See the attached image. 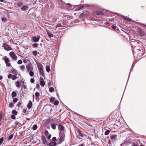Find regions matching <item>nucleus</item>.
<instances>
[{"mask_svg":"<svg viewBox=\"0 0 146 146\" xmlns=\"http://www.w3.org/2000/svg\"><path fill=\"white\" fill-rule=\"evenodd\" d=\"M40 38V36H38L37 37L36 36H34L33 37L32 41L35 42H36L39 41Z\"/></svg>","mask_w":146,"mask_h":146,"instance_id":"8","label":"nucleus"},{"mask_svg":"<svg viewBox=\"0 0 146 146\" xmlns=\"http://www.w3.org/2000/svg\"><path fill=\"white\" fill-rule=\"evenodd\" d=\"M41 138L42 141L43 143L44 144H47V142L46 141L45 137L44 136H42Z\"/></svg>","mask_w":146,"mask_h":146,"instance_id":"13","label":"nucleus"},{"mask_svg":"<svg viewBox=\"0 0 146 146\" xmlns=\"http://www.w3.org/2000/svg\"><path fill=\"white\" fill-rule=\"evenodd\" d=\"M48 35L50 37H53V35L52 33H47Z\"/></svg>","mask_w":146,"mask_h":146,"instance_id":"40","label":"nucleus"},{"mask_svg":"<svg viewBox=\"0 0 146 146\" xmlns=\"http://www.w3.org/2000/svg\"><path fill=\"white\" fill-rule=\"evenodd\" d=\"M78 137L80 139H82L83 137L86 136V135L82 133L80 130H79L76 133Z\"/></svg>","mask_w":146,"mask_h":146,"instance_id":"3","label":"nucleus"},{"mask_svg":"<svg viewBox=\"0 0 146 146\" xmlns=\"http://www.w3.org/2000/svg\"><path fill=\"white\" fill-rule=\"evenodd\" d=\"M11 118L13 119H15L16 117L14 115H11Z\"/></svg>","mask_w":146,"mask_h":146,"instance_id":"45","label":"nucleus"},{"mask_svg":"<svg viewBox=\"0 0 146 146\" xmlns=\"http://www.w3.org/2000/svg\"><path fill=\"white\" fill-rule=\"evenodd\" d=\"M23 61V62L25 63H26L27 62V61L26 59H24Z\"/></svg>","mask_w":146,"mask_h":146,"instance_id":"61","label":"nucleus"},{"mask_svg":"<svg viewBox=\"0 0 146 146\" xmlns=\"http://www.w3.org/2000/svg\"><path fill=\"white\" fill-rule=\"evenodd\" d=\"M2 119V114L1 113H0V121H1Z\"/></svg>","mask_w":146,"mask_h":146,"instance_id":"56","label":"nucleus"},{"mask_svg":"<svg viewBox=\"0 0 146 146\" xmlns=\"http://www.w3.org/2000/svg\"><path fill=\"white\" fill-rule=\"evenodd\" d=\"M136 40H135L134 39H131V43H130L131 45H132L133 44V43L135 42V41Z\"/></svg>","mask_w":146,"mask_h":146,"instance_id":"32","label":"nucleus"},{"mask_svg":"<svg viewBox=\"0 0 146 146\" xmlns=\"http://www.w3.org/2000/svg\"><path fill=\"white\" fill-rule=\"evenodd\" d=\"M58 129L60 131H63L64 130V127L60 123L58 124Z\"/></svg>","mask_w":146,"mask_h":146,"instance_id":"15","label":"nucleus"},{"mask_svg":"<svg viewBox=\"0 0 146 146\" xmlns=\"http://www.w3.org/2000/svg\"><path fill=\"white\" fill-rule=\"evenodd\" d=\"M84 16V14L83 13H82L80 15V17H83Z\"/></svg>","mask_w":146,"mask_h":146,"instance_id":"59","label":"nucleus"},{"mask_svg":"<svg viewBox=\"0 0 146 146\" xmlns=\"http://www.w3.org/2000/svg\"><path fill=\"white\" fill-rule=\"evenodd\" d=\"M38 53H39L37 51L35 50L33 52V54L35 56H36L38 54Z\"/></svg>","mask_w":146,"mask_h":146,"instance_id":"25","label":"nucleus"},{"mask_svg":"<svg viewBox=\"0 0 146 146\" xmlns=\"http://www.w3.org/2000/svg\"><path fill=\"white\" fill-rule=\"evenodd\" d=\"M44 133L46 135H48L49 134V133L47 130H45V131Z\"/></svg>","mask_w":146,"mask_h":146,"instance_id":"54","label":"nucleus"},{"mask_svg":"<svg viewBox=\"0 0 146 146\" xmlns=\"http://www.w3.org/2000/svg\"><path fill=\"white\" fill-rule=\"evenodd\" d=\"M138 50L139 51V52H138L139 54L141 56H143V51H142L141 52V50H140V49H139Z\"/></svg>","mask_w":146,"mask_h":146,"instance_id":"34","label":"nucleus"},{"mask_svg":"<svg viewBox=\"0 0 146 146\" xmlns=\"http://www.w3.org/2000/svg\"><path fill=\"white\" fill-rule=\"evenodd\" d=\"M39 87H40V86H39V85L38 84H37L36 85V88H39Z\"/></svg>","mask_w":146,"mask_h":146,"instance_id":"62","label":"nucleus"},{"mask_svg":"<svg viewBox=\"0 0 146 146\" xmlns=\"http://www.w3.org/2000/svg\"><path fill=\"white\" fill-rule=\"evenodd\" d=\"M13 136V134H11L8 137L9 140H11Z\"/></svg>","mask_w":146,"mask_h":146,"instance_id":"42","label":"nucleus"},{"mask_svg":"<svg viewBox=\"0 0 146 146\" xmlns=\"http://www.w3.org/2000/svg\"><path fill=\"white\" fill-rule=\"evenodd\" d=\"M23 88H24L25 89L27 87L25 85L23 84Z\"/></svg>","mask_w":146,"mask_h":146,"instance_id":"57","label":"nucleus"},{"mask_svg":"<svg viewBox=\"0 0 146 146\" xmlns=\"http://www.w3.org/2000/svg\"><path fill=\"white\" fill-rule=\"evenodd\" d=\"M3 46L4 47V48L7 51H9L12 50V48L10 46L6 43H4Z\"/></svg>","mask_w":146,"mask_h":146,"instance_id":"7","label":"nucleus"},{"mask_svg":"<svg viewBox=\"0 0 146 146\" xmlns=\"http://www.w3.org/2000/svg\"><path fill=\"white\" fill-rule=\"evenodd\" d=\"M56 145V142L51 141L49 144V145L50 146H55Z\"/></svg>","mask_w":146,"mask_h":146,"instance_id":"18","label":"nucleus"},{"mask_svg":"<svg viewBox=\"0 0 146 146\" xmlns=\"http://www.w3.org/2000/svg\"><path fill=\"white\" fill-rule=\"evenodd\" d=\"M15 125L17 126L18 125H21V123L20 122H18L17 121H15Z\"/></svg>","mask_w":146,"mask_h":146,"instance_id":"35","label":"nucleus"},{"mask_svg":"<svg viewBox=\"0 0 146 146\" xmlns=\"http://www.w3.org/2000/svg\"><path fill=\"white\" fill-rule=\"evenodd\" d=\"M83 8V6H80L79 7L78 10L82 9Z\"/></svg>","mask_w":146,"mask_h":146,"instance_id":"64","label":"nucleus"},{"mask_svg":"<svg viewBox=\"0 0 146 146\" xmlns=\"http://www.w3.org/2000/svg\"><path fill=\"white\" fill-rule=\"evenodd\" d=\"M52 140L54 141H56V138L55 137H54L52 138Z\"/></svg>","mask_w":146,"mask_h":146,"instance_id":"53","label":"nucleus"},{"mask_svg":"<svg viewBox=\"0 0 146 146\" xmlns=\"http://www.w3.org/2000/svg\"><path fill=\"white\" fill-rule=\"evenodd\" d=\"M3 59H4V61L7 66L8 67L11 66V64L9 63L10 61L8 58L6 56H5L4 58H3Z\"/></svg>","mask_w":146,"mask_h":146,"instance_id":"5","label":"nucleus"},{"mask_svg":"<svg viewBox=\"0 0 146 146\" xmlns=\"http://www.w3.org/2000/svg\"><path fill=\"white\" fill-rule=\"evenodd\" d=\"M32 105L33 104L32 102L31 101H30L27 106V107L28 109H30L31 108Z\"/></svg>","mask_w":146,"mask_h":146,"instance_id":"17","label":"nucleus"},{"mask_svg":"<svg viewBox=\"0 0 146 146\" xmlns=\"http://www.w3.org/2000/svg\"><path fill=\"white\" fill-rule=\"evenodd\" d=\"M22 103L21 102H19L18 103V104L17 105V106L19 107L21 105Z\"/></svg>","mask_w":146,"mask_h":146,"instance_id":"52","label":"nucleus"},{"mask_svg":"<svg viewBox=\"0 0 146 146\" xmlns=\"http://www.w3.org/2000/svg\"><path fill=\"white\" fill-rule=\"evenodd\" d=\"M18 64H21L22 63V61L21 60H19L18 61Z\"/></svg>","mask_w":146,"mask_h":146,"instance_id":"49","label":"nucleus"},{"mask_svg":"<svg viewBox=\"0 0 146 146\" xmlns=\"http://www.w3.org/2000/svg\"><path fill=\"white\" fill-rule=\"evenodd\" d=\"M51 119L50 118L48 119L46 121V122L48 123V124L50 122Z\"/></svg>","mask_w":146,"mask_h":146,"instance_id":"50","label":"nucleus"},{"mask_svg":"<svg viewBox=\"0 0 146 146\" xmlns=\"http://www.w3.org/2000/svg\"><path fill=\"white\" fill-rule=\"evenodd\" d=\"M123 17L124 18L125 20L129 22L131 20V19H129V18H127L125 17L124 16H123Z\"/></svg>","mask_w":146,"mask_h":146,"instance_id":"28","label":"nucleus"},{"mask_svg":"<svg viewBox=\"0 0 146 146\" xmlns=\"http://www.w3.org/2000/svg\"><path fill=\"white\" fill-rule=\"evenodd\" d=\"M55 100V98L54 97H52L50 98V102H54Z\"/></svg>","mask_w":146,"mask_h":146,"instance_id":"39","label":"nucleus"},{"mask_svg":"<svg viewBox=\"0 0 146 146\" xmlns=\"http://www.w3.org/2000/svg\"><path fill=\"white\" fill-rule=\"evenodd\" d=\"M23 111L24 113H25L27 112V110L25 109H24L23 110Z\"/></svg>","mask_w":146,"mask_h":146,"instance_id":"63","label":"nucleus"},{"mask_svg":"<svg viewBox=\"0 0 146 146\" xmlns=\"http://www.w3.org/2000/svg\"><path fill=\"white\" fill-rule=\"evenodd\" d=\"M117 135H113L110 136V139L113 141L117 138Z\"/></svg>","mask_w":146,"mask_h":146,"instance_id":"16","label":"nucleus"},{"mask_svg":"<svg viewBox=\"0 0 146 146\" xmlns=\"http://www.w3.org/2000/svg\"><path fill=\"white\" fill-rule=\"evenodd\" d=\"M15 85L18 88H19L20 86H21V84L20 82L18 81L16 82Z\"/></svg>","mask_w":146,"mask_h":146,"instance_id":"19","label":"nucleus"},{"mask_svg":"<svg viewBox=\"0 0 146 146\" xmlns=\"http://www.w3.org/2000/svg\"><path fill=\"white\" fill-rule=\"evenodd\" d=\"M68 25L66 23V21L63 20L57 24L56 26V28H57L58 27H66Z\"/></svg>","mask_w":146,"mask_h":146,"instance_id":"2","label":"nucleus"},{"mask_svg":"<svg viewBox=\"0 0 146 146\" xmlns=\"http://www.w3.org/2000/svg\"><path fill=\"white\" fill-rule=\"evenodd\" d=\"M13 106V104L12 102H11V103H10L9 106L10 107H12Z\"/></svg>","mask_w":146,"mask_h":146,"instance_id":"55","label":"nucleus"},{"mask_svg":"<svg viewBox=\"0 0 146 146\" xmlns=\"http://www.w3.org/2000/svg\"><path fill=\"white\" fill-rule=\"evenodd\" d=\"M49 90L50 92H52L54 91V89L53 87H51L49 89Z\"/></svg>","mask_w":146,"mask_h":146,"instance_id":"41","label":"nucleus"},{"mask_svg":"<svg viewBox=\"0 0 146 146\" xmlns=\"http://www.w3.org/2000/svg\"><path fill=\"white\" fill-rule=\"evenodd\" d=\"M28 6L27 5L23 6L21 8V9L23 11H26L28 9Z\"/></svg>","mask_w":146,"mask_h":146,"instance_id":"12","label":"nucleus"},{"mask_svg":"<svg viewBox=\"0 0 146 146\" xmlns=\"http://www.w3.org/2000/svg\"><path fill=\"white\" fill-rule=\"evenodd\" d=\"M51 137V134H49L48 137V139H50Z\"/></svg>","mask_w":146,"mask_h":146,"instance_id":"58","label":"nucleus"},{"mask_svg":"<svg viewBox=\"0 0 146 146\" xmlns=\"http://www.w3.org/2000/svg\"><path fill=\"white\" fill-rule=\"evenodd\" d=\"M116 27L115 26H114V25H113L112 26V28L113 29H115V28H116Z\"/></svg>","mask_w":146,"mask_h":146,"instance_id":"60","label":"nucleus"},{"mask_svg":"<svg viewBox=\"0 0 146 146\" xmlns=\"http://www.w3.org/2000/svg\"><path fill=\"white\" fill-rule=\"evenodd\" d=\"M12 113L13 114V115H17V112L15 110H13L12 111Z\"/></svg>","mask_w":146,"mask_h":146,"instance_id":"33","label":"nucleus"},{"mask_svg":"<svg viewBox=\"0 0 146 146\" xmlns=\"http://www.w3.org/2000/svg\"><path fill=\"white\" fill-rule=\"evenodd\" d=\"M18 100V99L17 98H15L13 99V102L14 103H16Z\"/></svg>","mask_w":146,"mask_h":146,"instance_id":"46","label":"nucleus"},{"mask_svg":"<svg viewBox=\"0 0 146 146\" xmlns=\"http://www.w3.org/2000/svg\"><path fill=\"white\" fill-rule=\"evenodd\" d=\"M133 44H142V43L140 41L136 40L135 42L133 43Z\"/></svg>","mask_w":146,"mask_h":146,"instance_id":"22","label":"nucleus"},{"mask_svg":"<svg viewBox=\"0 0 146 146\" xmlns=\"http://www.w3.org/2000/svg\"><path fill=\"white\" fill-rule=\"evenodd\" d=\"M20 68L21 70L23 71L25 69V67L23 65H22L20 66Z\"/></svg>","mask_w":146,"mask_h":146,"instance_id":"44","label":"nucleus"},{"mask_svg":"<svg viewBox=\"0 0 146 146\" xmlns=\"http://www.w3.org/2000/svg\"><path fill=\"white\" fill-rule=\"evenodd\" d=\"M23 3L22 2H19L17 4V5L19 7H21L22 5H23Z\"/></svg>","mask_w":146,"mask_h":146,"instance_id":"38","label":"nucleus"},{"mask_svg":"<svg viewBox=\"0 0 146 146\" xmlns=\"http://www.w3.org/2000/svg\"><path fill=\"white\" fill-rule=\"evenodd\" d=\"M17 96V94L16 93L15 91H13L12 93L11 96L13 98Z\"/></svg>","mask_w":146,"mask_h":146,"instance_id":"23","label":"nucleus"},{"mask_svg":"<svg viewBox=\"0 0 146 146\" xmlns=\"http://www.w3.org/2000/svg\"><path fill=\"white\" fill-rule=\"evenodd\" d=\"M9 54L11 57L14 60H16L17 59V56L15 54V53L12 52L9 53Z\"/></svg>","mask_w":146,"mask_h":146,"instance_id":"6","label":"nucleus"},{"mask_svg":"<svg viewBox=\"0 0 146 146\" xmlns=\"http://www.w3.org/2000/svg\"><path fill=\"white\" fill-rule=\"evenodd\" d=\"M56 124L55 123H53L51 125V128L55 130L56 129Z\"/></svg>","mask_w":146,"mask_h":146,"instance_id":"21","label":"nucleus"},{"mask_svg":"<svg viewBox=\"0 0 146 146\" xmlns=\"http://www.w3.org/2000/svg\"><path fill=\"white\" fill-rule=\"evenodd\" d=\"M32 46L33 47L35 48H36L38 46V45L36 43H34L32 45Z\"/></svg>","mask_w":146,"mask_h":146,"instance_id":"47","label":"nucleus"},{"mask_svg":"<svg viewBox=\"0 0 146 146\" xmlns=\"http://www.w3.org/2000/svg\"><path fill=\"white\" fill-rule=\"evenodd\" d=\"M39 96H40V94L39 92H36L35 93V96L36 97V100H37L38 99L39 100V98H37V97H38Z\"/></svg>","mask_w":146,"mask_h":146,"instance_id":"24","label":"nucleus"},{"mask_svg":"<svg viewBox=\"0 0 146 146\" xmlns=\"http://www.w3.org/2000/svg\"><path fill=\"white\" fill-rule=\"evenodd\" d=\"M1 20L3 22H6L7 20V19L6 17H2Z\"/></svg>","mask_w":146,"mask_h":146,"instance_id":"31","label":"nucleus"},{"mask_svg":"<svg viewBox=\"0 0 146 146\" xmlns=\"http://www.w3.org/2000/svg\"><path fill=\"white\" fill-rule=\"evenodd\" d=\"M95 14L97 15H102L104 14L103 12L101 11H97L95 12Z\"/></svg>","mask_w":146,"mask_h":146,"instance_id":"14","label":"nucleus"},{"mask_svg":"<svg viewBox=\"0 0 146 146\" xmlns=\"http://www.w3.org/2000/svg\"><path fill=\"white\" fill-rule=\"evenodd\" d=\"M33 70H31L29 72V74L30 76H33L34 75V72L32 71Z\"/></svg>","mask_w":146,"mask_h":146,"instance_id":"26","label":"nucleus"},{"mask_svg":"<svg viewBox=\"0 0 146 146\" xmlns=\"http://www.w3.org/2000/svg\"><path fill=\"white\" fill-rule=\"evenodd\" d=\"M38 72L41 76L45 78V76L44 72L43 67L42 65L40 63L38 62L37 64Z\"/></svg>","mask_w":146,"mask_h":146,"instance_id":"1","label":"nucleus"},{"mask_svg":"<svg viewBox=\"0 0 146 146\" xmlns=\"http://www.w3.org/2000/svg\"><path fill=\"white\" fill-rule=\"evenodd\" d=\"M3 138L1 137L0 139V145H1L3 141Z\"/></svg>","mask_w":146,"mask_h":146,"instance_id":"43","label":"nucleus"},{"mask_svg":"<svg viewBox=\"0 0 146 146\" xmlns=\"http://www.w3.org/2000/svg\"><path fill=\"white\" fill-rule=\"evenodd\" d=\"M12 73L13 74L15 75H17L18 74V72L14 68H13L12 70Z\"/></svg>","mask_w":146,"mask_h":146,"instance_id":"20","label":"nucleus"},{"mask_svg":"<svg viewBox=\"0 0 146 146\" xmlns=\"http://www.w3.org/2000/svg\"><path fill=\"white\" fill-rule=\"evenodd\" d=\"M17 78V76L16 75H12V79L13 80H15Z\"/></svg>","mask_w":146,"mask_h":146,"instance_id":"30","label":"nucleus"},{"mask_svg":"<svg viewBox=\"0 0 146 146\" xmlns=\"http://www.w3.org/2000/svg\"><path fill=\"white\" fill-rule=\"evenodd\" d=\"M59 136H60V137L58 141V144L61 143L64 141V138L65 137V134L64 133H63L61 135V134L59 133Z\"/></svg>","mask_w":146,"mask_h":146,"instance_id":"4","label":"nucleus"},{"mask_svg":"<svg viewBox=\"0 0 146 146\" xmlns=\"http://www.w3.org/2000/svg\"><path fill=\"white\" fill-rule=\"evenodd\" d=\"M12 75H13L11 74H9L8 76V78L10 79L11 78H12Z\"/></svg>","mask_w":146,"mask_h":146,"instance_id":"48","label":"nucleus"},{"mask_svg":"<svg viewBox=\"0 0 146 146\" xmlns=\"http://www.w3.org/2000/svg\"><path fill=\"white\" fill-rule=\"evenodd\" d=\"M58 100H56L54 102L53 104H54V105L56 106L58 104Z\"/></svg>","mask_w":146,"mask_h":146,"instance_id":"37","label":"nucleus"},{"mask_svg":"<svg viewBox=\"0 0 146 146\" xmlns=\"http://www.w3.org/2000/svg\"><path fill=\"white\" fill-rule=\"evenodd\" d=\"M30 81L31 83H33L35 81V80L33 78H31L30 80Z\"/></svg>","mask_w":146,"mask_h":146,"instance_id":"51","label":"nucleus"},{"mask_svg":"<svg viewBox=\"0 0 146 146\" xmlns=\"http://www.w3.org/2000/svg\"><path fill=\"white\" fill-rule=\"evenodd\" d=\"M50 67L49 66H46V70L47 72H49L50 71Z\"/></svg>","mask_w":146,"mask_h":146,"instance_id":"29","label":"nucleus"},{"mask_svg":"<svg viewBox=\"0 0 146 146\" xmlns=\"http://www.w3.org/2000/svg\"><path fill=\"white\" fill-rule=\"evenodd\" d=\"M137 32L139 33V35L141 36H143L144 35V31L140 29H138Z\"/></svg>","mask_w":146,"mask_h":146,"instance_id":"11","label":"nucleus"},{"mask_svg":"<svg viewBox=\"0 0 146 146\" xmlns=\"http://www.w3.org/2000/svg\"><path fill=\"white\" fill-rule=\"evenodd\" d=\"M26 67L27 70L28 71L31 70H33V68L32 64H28L26 66Z\"/></svg>","mask_w":146,"mask_h":146,"instance_id":"9","label":"nucleus"},{"mask_svg":"<svg viewBox=\"0 0 146 146\" xmlns=\"http://www.w3.org/2000/svg\"><path fill=\"white\" fill-rule=\"evenodd\" d=\"M110 132V131L109 130H106L105 132V134L106 135H108Z\"/></svg>","mask_w":146,"mask_h":146,"instance_id":"36","label":"nucleus"},{"mask_svg":"<svg viewBox=\"0 0 146 146\" xmlns=\"http://www.w3.org/2000/svg\"><path fill=\"white\" fill-rule=\"evenodd\" d=\"M40 83L42 86L44 87V86L45 82L43 78L42 77H40Z\"/></svg>","mask_w":146,"mask_h":146,"instance_id":"10","label":"nucleus"},{"mask_svg":"<svg viewBox=\"0 0 146 146\" xmlns=\"http://www.w3.org/2000/svg\"><path fill=\"white\" fill-rule=\"evenodd\" d=\"M37 125H35L32 127V129L33 130H35L37 129Z\"/></svg>","mask_w":146,"mask_h":146,"instance_id":"27","label":"nucleus"}]
</instances>
